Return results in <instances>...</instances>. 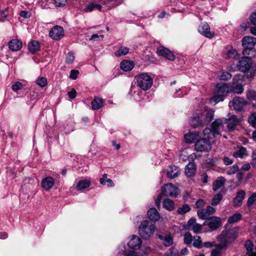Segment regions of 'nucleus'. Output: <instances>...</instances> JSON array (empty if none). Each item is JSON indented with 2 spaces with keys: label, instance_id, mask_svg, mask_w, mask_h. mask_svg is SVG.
Wrapping results in <instances>:
<instances>
[{
  "label": "nucleus",
  "instance_id": "obj_20",
  "mask_svg": "<svg viewBox=\"0 0 256 256\" xmlns=\"http://www.w3.org/2000/svg\"><path fill=\"white\" fill-rule=\"evenodd\" d=\"M54 180L51 176H47L42 179V186L46 191L50 190L54 186Z\"/></svg>",
  "mask_w": 256,
  "mask_h": 256
},
{
  "label": "nucleus",
  "instance_id": "obj_2",
  "mask_svg": "<svg viewBox=\"0 0 256 256\" xmlns=\"http://www.w3.org/2000/svg\"><path fill=\"white\" fill-rule=\"evenodd\" d=\"M230 93L228 84L219 82L214 88V96L210 99V102L216 104L224 100L227 95Z\"/></svg>",
  "mask_w": 256,
  "mask_h": 256
},
{
  "label": "nucleus",
  "instance_id": "obj_33",
  "mask_svg": "<svg viewBox=\"0 0 256 256\" xmlns=\"http://www.w3.org/2000/svg\"><path fill=\"white\" fill-rule=\"evenodd\" d=\"M91 184V182L88 180H82L78 182L76 186V190H82L88 188Z\"/></svg>",
  "mask_w": 256,
  "mask_h": 256
},
{
  "label": "nucleus",
  "instance_id": "obj_39",
  "mask_svg": "<svg viewBox=\"0 0 256 256\" xmlns=\"http://www.w3.org/2000/svg\"><path fill=\"white\" fill-rule=\"evenodd\" d=\"M202 242L201 238L198 236H195L193 238L192 245L197 248H202Z\"/></svg>",
  "mask_w": 256,
  "mask_h": 256
},
{
  "label": "nucleus",
  "instance_id": "obj_27",
  "mask_svg": "<svg viewBox=\"0 0 256 256\" xmlns=\"http://www.w3.org/2000/svg\"><path fill=\"white\" fill-rule=\"evenodd\" d=\"M226 179L222 176H220L213 183L212 190L216 192L224 186Z\"/></svg>",
  "mask_w": 256,
  "mask_h": 256
},
{
  "label": "nucleus",
  "instance_id": "obj_60",
  "mask_svg": "<svg viewBox=\"0 0 256 256\" xmlns=\"http://www.w3.org/2000/svg\"><path fill=\"white\" fill-rule=\"evenodd\" d=\"M20 16L25 18H30V14L26 10H22L20 12Z\"/></svg>",
  "mask_w": 256,
  "mask_h": 256
},
{
  "label": "nucleus",
  "instance_id": "obj_3",
  "mask_svg": "<svg viewBox=\"0 0 256 256\" xmlns=\"http://www.w3.org/2000/svg\"><path fill=\"white\" fill-rule=\"evenodd\" d=\"M237 67L240 72L246 73L248 76H253L256 71V64L249 56H243L240 58L237 64Z\"/></svg>",
  "mask_w": 256,
  "mask_h": 256
},
{
  "label": "nucleus",
  "instance_id": "obj_11",
  "mask_svg": "<svg viewBox=\"0 0 256 256\" xmlns=\"http://www.w3.org/2000/svg\"><path fill=\"white\" fill-rule=\"evenodd\" d=\"M202 225L208 226L211 230H215L221 226V218L217 216H211L205 220Z\"/></svg>",
  "mask_w": 256,
  "mask_h": 256
},
{
  "label": "nucleus",
  "instance_id": "obj_35",
  "mask_svg": "<svg viewBox=\"0 0 256 256\" xmlns=\"http://www.w3.org/2000/svg\"><path fill=\"white\" fill-rule=\"evenodd\" d=\"M100 2L102 3L104 5H106V7L108 9L120 4L118 0H100Z\"/></svg>",
  "mask_w": 256,
  "mask_h": 256
},
{
  "label": "nucleus",
  "instance_id": "obj_9",
  "mask_svg": "<svg viewBox=\"0 0 256 256\" xmlns=\"http://www.w3.org/2000/svg\"><path fill=\"white\" fill-rule=\"evenodd\" d=\"M222 120V124L220 128V130L223 127L224 124H228V128L229 130H232L234 129L236 126H238L240 120L238 118L236 115L232 114L228 118H220Z\"/></svg>",
  "mask_w": 256,
  "mask_h": 256
},
{
  "label": "nucleus",
  "instance_id": "obj_34",
  "mask_svg": "<svg viewBox=\"0 0 256 256\" xmlns=\"http://www.w3.org/2000/svg\"><path fill=\"white\" fill-rule=\"evenodd\" d=\"M134 68L133 63L130 60H123L120 63V68L125 72H128L132 70Z\"/></svg>",
  "mask_w": 256,
  "mask_h": 256
},
{
  "label": "nucleus",
  "instance_id": "obj_46",
  "mask_svg": "<svg viewBox=\"0 0 256 256\" xmlns=\"http://www.w3.org/2000/svg\"><path fill=\"white\" fill-rule=\"evenodd\" d=\"M36 84L42 88H44L48 84V80L46 78L39 77L36 80Z\"/></svg>",
  "mask_w": 256,
  "mask_h": 256
},
{
  "label": "nucleus",
  "instance_id": "obj_56",
  "mask_svg": "<svg viewBox=\"0 0 256 256\" xmlns=\"http://www.w3.org/2000/svg\"><path fill=\"white\" fill-rule=\"evenodd\" d=\"M202 226V225L196 223L194 226L191 228L190 230H193V232L196 234L200 233Z\"/></svg>",
  "mask_w": 256,
  "mask_h": 256
},
{
  "label": "nucleus",
  "instance_id": "obj_14",
  "mask_svg": "<svg viewBox=\"0 0 256 256\" xmlns=\"http://www.w3.org/2000/svg\"><path fill=\"white\" fill-rule=\"evenodd\" d=\"M216 212V209L211 206H208L206 208H202L198 210L197 214L200 218L203 220H206L208 217L213 214Z\"/></svg>",
  "mask_w": 256,
  "mask_h": 256
},
{
  "label": "nucleus",
  "instance_id": "obj_32",
  "mask_svg": "<svg viewBox=\"0 0 256 256\" xmlns=\"http://www.w3.org/2000/svg\"><path fill=\"white\" fill-rule=\"evenodd\" d=\"M162 204L163 207L170 212L173 210L175 208V204L174 201L168 198L164 200Z\"/></svg>",
  "mask_w": 256,
  "mask_h": 256
},
{
  "label": "nucleus",
  "instance_id": "obj_50",
  "mask_svg": "<svg viewBox=\"0 0 256 256\" xmlns=\"http://www.w3.org/2000/svg\"><path fill=\"white\" fill-rule=\"evenodd\" d=\"M248 122L254 128H256V113L252 114L248 117Z\"/></svg>",
  "mask_w": 256,
  "mask_h": 256
},
{
  "label": "nucleus",
  "instance_id": "obj_18",
  "mask_svg": "<svg viewBox=\"0 0 256 256\" xmlns=\"http://www.w3.org/2000/svg\"><path fill=\"white\" fill-rule=\"evenodd\" d=\"M199 32L208 38H212L214 37V32L210 31V27L207 23H202L198 28Z\"/></svg>",
  "mask_w": 256,
  "mask_h": 256
},
{
  "label": "nucleus",
  "instance_id": "obj_59",
  "mask_svg": "<svg viewBox=\"0 0 256 256\" xmlns=\"http://www.w3.org/2000/svg\"><path fill=\"white\" fill-rule=\"evenodd\" d=\"M68 94L70 98L73 99L76 96V92L75 89L72 88L70 92H68Z\"/></svg>",
  "mask_w": 256,
  "mask_h": 256
},
{
  "label": "nucleus",
  "instance_id": "obj_47",
  "mask_svg": "<svg viewBox=\"0 0 256 256\" xmlns=\"http://www.w3.org/2000/svg\"><path fill=\"white\" fill-rule=\"evenodd\" d=\"M238 170V166L237 164H234L232 166H230L226 171V173L228 175H232L234 174Z\"/></svg>",
  "mask_w": 256,
  "mask_h": 256
},
{
  "label": "nucleus",
  "instance_id": "obj_53",
  "mask_svg": "<svg viewBox=\"0 0 256 256\" xmlns=\"http://www.w3.org/2000/svg\"><path fill=\"white\" fill-rule=\"evenodd\" d=\"M220 79L223 80H228L231 78L232 74L228 72H222L220 76Z\"/></svg>",
  "mask_w": 256,
  "mask_h": 256
},
{
  "label": "nucleus",
  "instance_id": "obj_17",
  "mask_svg": "<svg viewBox=\"0 0 256 256\" xmlns=\"http://www.w3.org/2000/svg\"><path fill=\"white\" fill-rule=\"evenodd\" d=\"M142 243V241L140 238L136 236H132L128 245L130 249L136 250L140 248Z\"/></svg>",
  "mask_w": 256,
  "mask_h": 256
},
{
  "label": "nucleus",
  "instance_id": "obj_5",
  "mask_svg": "<svg viewBox=\"0 0 256 256\" xmlns=\"http://www.w3.org/2000/svg\"><path fill=\"white\" fill-rule=\"evenodd\" d=\"M238 237V232L234 229L222 231V234L218 236V240L220 244L226 247L228 244L234 241Z\"/></svg>",
  "mask_w": 256,
  "mask_h": 256
},
{
  "label": "nucleus",
  "instance_id": "obj_8",
  "mask_svg": "<svg viewBox=\"0 0 256 256\" xmlns=\"http://www.w3.org/2000/svg\"><path fill=\"white\" fill-rule=\"evenodd\" d=\"M256 44V38L245 36L242 40V46L244 48L242 54L244 55H249Z\"/></svg>",
  "mask_w": 256,
  "mask_h": 256
},
{
  "label": "nucleus",
  "instance_id": "obj_24",
  "mask_svg": "<svg viewBox=\"0 0 256 256\" xmlns=\"http://www.w3.org/2000/svg\"><path fill=\"white\" fill-rule=\"evenodd\" d=\"M148 216L150 220L154 222H156L160 218V214L154 208H150L148 211Z\"/></svg>",
  "mask_w": 256,
  "mask_h": 256
},
{
  "label": "nucleus",
  "instance_id": "obj_63",
  "mask_svg": "<svg viewBox=\"0 0 256 256\" xmlns=\"http://www.w3.org/2000/svg\"><path fill=\"white\" fill-rule=\"evenodd\" d=\"M250 20L253 24L256 25V10L251 14Z\"/></svg>",
  "mask_w": 256,
  "mask_h": 256
},
{
  "label": "nucleus",
  "instance_id": "obj_43",
  "mask_svg": "<svg viewBox=\"0 0 256 256\" xmlns=\"http://www.w3.org/2000/svg\"><path fill=\"white\" fill-rule=\"evenodd\" d=\"M129 52L128 48L124 46H122L116 52L115 55L117 56H121L128 54Z\"/></svg>",
  "mask_w": 256,
  "mask_h": 256
},
{
  "label": "nucleus",
  "instance_id": "obj_41",
  "mask_svg": "<svg viewBox=\"0 0 256 256\" xmlns=\"http://www.w3.org/2000/svg\"><path fill=\"white\" fill-rule=\"evenodd\" d=\"M191 208L190 206L188 204H184L182 206L180 207L177 210V212L178 214L183 215L186 213L190 212Z\"/></svg>",
  "mask_w": 256,
  "mask_h": 256
},
{
  "label": "nucleus",
  "instance_id": "obj_62",
  "mask_svg": "<svg viewBox=\"0 0 256 256\" xmlns=\"http://www.w3.org/2000/svg\"><path fill=\"white\" fill-rule=\"evenodd\" d=\"M204 204H205V202L204 200L199 199L196 201V206L197 208H200L204 206Z\"/></svg>",
  "mask_w": 256,
  "mask_h": 256
},
{
  "label": "nucleus",
  "instance_id": "obj_19",
  "mask_svg": "<svg viewBox=\"0 0 256 256\" xmlns=\"http://www.w3.org/2000/svg\"><path fill=\"white\" fill-rule=\"evenodd\" d=\"M245 196L246 192L244 190H240L238 191L233 200L234 206L238 207L242 206V201L245 198Z\"/></svg>",
  "mask_w": 256,
  "mask_h": 256
},
{
  "label": "nucleus",
  "instance_id": "obj_23",
  "mask_svg": "<svg viewBox=\"0 0 256 256\" xmlns=\"http://www.w3.org/2000/svg\"><path fill=\"white\" fill-rule=\"evenodd\" d=\"M8 47L12 51H18L22 47V42L17 39H14L8 42Z\"/></svg>",
  "mask_w": 256,
  "mask_h": 256
},
{
  "label": "nucleus",
  "instance_id": "obj_44",
  "mask_svg": "<svg viewBox=\"0 0 256 256\" xmlns=\"http://www.w3.org/2000/svg\"><path fill=\"white\" fill-rule=\"evenodd\" d=\"M256 201V193H252L248 198L246 204L247 206L250 208L253 205L254 202Z\"/></svg>",
  "mask_w": 256,
  "mask_h": 256
},
{
  "label": "nucleus",
  "instance_id": "obj_25",
  "mask_svg": "<svg viewBox=\"0 0 256 256\" xmlns=\"http://www.w3.org/2000/svg\"><path fill=\"white\" fill-rule=\"evenodd\" d=\"M180 174V170L176 166H170L167 172V176L170 178H174Z\"/></svg>",
  "mask_w": 256,
  "mask_h": 256
},
{
  "label": "nucleus",
  "instance_id": "obj_49",
  "mask_svg": "<svg viewBox=\"0 0 256 256\" xmlns=\"http://www.w3.org/2000/svg\"><path fill=\"white\" fill-rule=\"evenodd\" d=\"M226 55L230 58H236L238 56V53L236 50L231 49L228 51Z\"/></svg>",
  "mask_w": 256,
  "mask_h": 256
},
{
  "label": "nucleus",
  "instance_id": "obj_45",
  "mask_svg": "<svg viewBox=\"0 0 256 256\" xmlns=\"http://www.w3.org/2000/svg\"><path fill=\"white\" fill-rule=\"evenodd\" d=\"M247 98L250 100H253L256 99V92L254 90H248L246 92Z\"/></svg>",
  "mask_w": 256,
  "mask_h": 256
},
{
  "label": "nucleus",
  "instance_id": "obj_12",
  "mask_svg": "<svg viewBox=\"0 0 256 256\" xmlns=\"http://www.w3.org/2000/svg\"><path fill=\"white\" fill-rule=\"evenodd\" d=\"M64 36V28L62 27L59 26H53L49 32V36L55 40H58L62 39Z\"/></svg>",
  "mask_w": 256,
  "mask_h": 256
},
{
  "label": "nucleus",
  "instance_id": "obj_40",
  "mask_svg": "<svg viewBox=\"0 0 256 256\" xmlns=\"http://www.w3.org/2000/svg\"><path fill=\"white\" fill-rule=\"evenodd\" d=\"M214 112L212 110H208L206 112L205 118H204V124L208 123L211 122L214 118Z\"/></svg>",
  "mask_w": 256,
  "mask_h": 256
},
{
  "label": "nucleus",
  "instance_id": "obj_15",
  "mask_svg": "<svg viewBox=\"0 0 256 256\" xmlns=\"http://www.w3.org/2000/svg\"><path fill=\"white\" fill-rule=\"evenodd\" d=\"M102 3L100 2V0H92L87 4L84 10L86 12H92L95 10L102 11L104 10L102 9Z\"/></svg>",
  "mask_w": 256,
  "mask_h": 256
},
{
  "label": "nucleus",
  "instance_id": "obj_1",
  "mask_svg": "<svg viewBox=\"0 0 256 256\" xmlns=\"http://www.w3.org/2000/svg\"><path fill=\"white\" fill-rule=\"evenodd\" d=\"M222 124V120L216 119L211 124L210 128H206L204 130V138L196 141L194 148L197 152H208L212 149L210 140L214 138L220 134V128Z\"/></svg>",
  "mask_w": 256,
  "mask_h": 256
},
{
  "label": "nucleus",
  "instance_id": "obj_13",
  "mask_svg": "<svg viewBox=\"0 0 256 256\" xmlns=\"http://www.w3.org/2000/svg\"><path fill=\"white\" fill-rule=\"evenodd\" d=\"M232 102L234 110L238 112L243 110L244 108L248 104L247 101L244 98L240 96L234 97Z\"/></svg>",
  "mask_w": 256,
  "mask_h": 256
},
{
  "label": "nucleus",
  "instance_id": "obj_58",
  "mask_svg": "<svg viewBox=\"0 0 256 256\" xmlns=\"http://www.w3.org/2000/svg\"><path fill=\"white\" fill-rule=\"evenodd\" d=\"M196 224V219L194 218H190L188 222V226L189 230L191 228Z\"/></svg>",
  "mask_w": 256,
  "mask_h": 256
},
{
  "label": "nucleus",
  "instance_id": "obj_21",
  "mask_svg": "<svg viewBox=\"0 0 256 256\" xmlns=\"http://www.w3.org/2000/svg\"><path fill=\"white\" fill-rule=\"evenodd\" d=\"M196 166L194 162H190L185 167V174L187 177L194 176L196 173Z\"/></svg>",
  "mask_w": 256,
  "mask_h": 256
},
{
  "label": "nucleus",
  "instance_id": "obj_64",
  "mask_svg": "<svg viewBox=\"0 0 256 256\" xmlns=\"http://www.w3.org/2000/svg\"><path fill=\"white\" fill-rule=\"evenodd\" d=\"M108 176L106 174H104L102 177L100 178V182L102 185L106 184V182L107 180Z\"/></svg>",
  "mask_w": 256,
  "mask_h": 256
},
{
  "label": "nucleus",
  "instance_id": "obj_36",
  "mask_svg": "<svg viewBox=\"0 0 256 256\" xmlns=\"http://www.w3.org/2000/svg\"><path fill=\"white\" fill-rule=\"evenodd\" d=\"M253 246V243L251 240L246 242L245 247L247 250L246 254L248 256H256V254L252 252Z\"/></svg>",
  "mask_w": 256,
  "mask_h": 256
},
{
  "label": "nucleus",
  "instance_id": "obj_55",
  "mask_svg": "<svg viewBox=\"0 0 256 256\" xmlns=\"http://www.w3.org/2000/svg\"><path fill=\"white\" fill-rule=\"evenodd\" d=\"M54 4L56 7H63L67 2V0H54Z\"/></svg>",
  "mask_w": 256,
  "mask_h": 256
},
{
  "label": "nucleus",
  "instance_id": "obj_54",
  "mask_svg": "<svg viewBox=\"0 0 256 256\" xmlns=\"http://www.w3.org/2000/svg\"><path fill=\"white\" fill-rule=\"evenodd\" d=\"M22 88V84L19 82H16L12 86V88L14 92H17Z\"/></svg>",
  "mask_w": 256,
  "mask_h": 256
},
{
  "label": "nucleus",
  "instance_id": "obj_37",
  "mask_svg": "<svg viewBox=\"0 0 256 256\" xmlns=\"http://www.w3.org/2000/svg\"><path fill=\"white\" fill-rule=\"evenodd\" d=\"M225 248L222 244H218L216 246V248L213 250L212 252L211 256H220L222 250Z\"/></svg>",
  "mask_w": 256,
  "mask_h": 256
},
{
  "label": "nucleus",
  "instance_id": "obj_29",
  "mask_svg": "<svg viewBox=\"0 0 256 256\" xmlns=\"http://www.w3.org/2000/svg\"><path fill=\"white\" fill-rule=\"evenodd\" d=\"M190 122L194 128H196L204 124L203 118L200 116H194L190 119Z\"/></svg>",
  "mask_w": 256,
  "mask_h": 256
},
{
  "label": "nucleus",
  "instance_id": "obj_4",
  "mask_svg": "<svg viewBox=\"0 0 256 256\" xmlns=\"http://www.w3.org/2000/svg\"><path fill=\"white\" fill-rule=\"evenodd\" d=\"M139 234L144 239H148L155 231V226L152 222L145 220L141 222L138 228Z\"/></svg>",
  "mask_w": 256,
  "mask_h": 256
},
{
  "label": "nucleus",
  "instance_id": "obj_31",
  "mask_svg": "<svg viewBox=\"0 0 256 256\" xmlns=\"http://www.w3.org/2000/svg\"><path fill=\"white\" fill-rule=\"evenodd\" d=\"M247 156L248 153L246 148L242 146L238 147V150L232 154V156L236 158H242Z\"/></svg>",
  "mask_w": 256,
  "mask_h": 256
},
{
  "label": "nucleus",
  "instance_id": "obj_28",
  "mask_svg": "<svg viewBox=\"0 0 256 256\" xmlns=\"http://www.w3.org/2000/svg\"><path fill=\"white\" fill-rule=\"evenodd\" d=\"M104 102V100L102 98L98 96H95L91 103L92 110H99L103 106Z\"/></svg>",
  "mask_w": 256,
  "mask_h": 256
},
{
  "label": "nucleus",
  "instance_id": "obj_16",
  "mask_svg": "<svg viewBox=\"0 0 256 256\" xmlns=\"http://www.w3.org/2000/svg\"><path fill=\"white\" fill-rule=\"evenodd\" d=\"M156 52L159 56H162L170 60L173 61L175 59V56L172 52L166 48L160 47L157 49Z\"/></svg>",
  "mask_w": 256,
  "mask_h": 256
},
{
  "label": "nucleus",
  "instance_id": "obj_30",
  "mask_svg": "<svg viewBox=\"0 0 256 256\" xmlns=\"http://www.w3.org/2000/svg\"><path fill=\"white\" fill-rule=\"evenodd\" d=\"M28 48L32 54H35L40 50V44L36 40H32L29 42Z\"/></svg>",
  "mask_w": 256,
  "mask_h": 256
},
{
  "label": "nucleus",
  "instance_id": "obj_6",
  "mask_svg": "<svg viewBox=\"0 0 256 256\" xmlns=\"http://www.w3.org/2000/svg\"><path fill=\"white\" fill-rule=\"evenodd\" d=\"M244 77L241 74L236 75L232 78V82L228 84L230 93L241 94L244 90L242 84Z\"/></svg>",
  "mask_w": 256,
  "mask_h": 256
},
{
  "label": "nucleus",
  "instance_id": "obj_42",
  "mask_svg": "<svg viewBox=\"0 0 256 256\" xmlns=\"http://www.w3.org/2000/svg\"><path fill=\"white\" fill-rule=\"evenodd\" d=\"M222 198V195L218 193L216 194L212 198L211 202V204L212 206H216L218 204Z\"/></svg>",
  "mask_w": 256,
  "mask_h": 256
},
{
  "label": "nucleus",
  "instance_id": "obj_51",
  "mask_svg": "<svg viewBox=\"0 0 256 256\" xmlns=\"http://www.w3.org/2000/svg\"><path fill=\"white\" fill-rule=\"evenodd\" d=\"M165 256H179V254L176 249L171 248L167 251Z\"/></svg>",
  "mask_w": 256,
  "mask_h": 256
},
{
  "label": "nucleus",
  "instance_id": "obj_52",
  "mask_svg": "<svg viewBox=\"0 0 256 256\" xmlns=\"http://www.w3.org/2000/svg\"><path fill=\"white\" fill-rule=\"evenodd\" d=\"M75 56L73 52H69L66 58V63L70 64L72 63L74 60Z\"/></svg>",
  "mask_w": 256,
  "mask_h": 256
},
{
  "label": "nucleus",
  "instance_id": "obj_7",
  "mask_svg": "<svg viewBox=\"0 0 256 256\" xmlns=\"http://www.w3.org/2000/svg\"><path fill=\"white\" fill-rule=\"evenodd\" d=\"M137 84L142 90H146L151 88L153 79L147 73H142L136 77Z\"/></svg>",
  "mask_w": 256,
  "mask_h": 256
},
{
  "label": "nucleus",
  "instance_id": "obj_57",
  "mask_svg": "<svg viewBox=\"0 0 256 256\" xmlns=\"http://www.w3.org/2000/svg\"><path fill=\"white\" fill-rule=\"evenodd\" d=\"M78 74L79 72L78 70H72L70 71L69 77L72 80H76L78 78Z\"/></svg>",
  "mask_w": 256,
  "mask_h": 256
},
{
  "label": "nucleus",
  "instance_id": "obj_48",
  "mask_svg": "<svg viewBox=\"0 0 256 256\" xmlns=\"http://www.w3.org/2000/svg\"><path fill=\"white\" fill-rule=\"evenodd\" d=\"M192 240L193 238L190 232H187L184 234V244H190L192 243Z\"/></svg>",
  "mask_w": 256,
  "mask_h": 256
},
{
  "label": "nucleus",
  "instance_id": "obj_26",
  "mask_svg": "<svg viewBox=\"0 0 256 256\" xmlns=\"http://www.w3.org/2000/svg\"><path fill=\"white\" fill-rule=\"evenodd\" d=\"M199 136L198 132H189L185 134L184 138L186 142L191 144L194 142L199 138Z\"/></svg>",
  "mask_w": 256,
  "mask_h": 256
},
{
  "label": "nucleus",
  "instance_id": "obj_22",
  "mask_svg": "<svg viewBox=\"0 0 256 256\" xmlns=\"http://www.w3.org/2000/svg\"><path fill=\"white\" fill-rule=\"evenodd\" d=\"M158 237L165 246H170L173 243V238L170 234H166L164 236L158 234Z\"/></svg>",
  "mask_w": 256,
  "mask_h": 256
},
{
  "label": "nucleus",
  "instance_id": "obj_38",
  "mask_svg": "<svg viewBox=\"0 0 256 256\" xmlns=\"http://www.w3.org/2000/svg\"><path fill=\"white\" fill-rule=\"evenodd\" d=\"M242 218V214L239 213H236L230 216L228 220L229 224H234L238 222Z\"/></svg>",
  "mask_w": 256,
  "mask_h": 256
},
{
  "label": "nucleus",
  "instance_id": "obj_61",
  "mask_svg": "<svg viewBox=\"0 0 256 256\" xmlns=\"http://www.w3.org/2000/svg\"><path fill=\"white\" fill-rule=\"evenodd\" d=\"M223 162L226 165L228 166L232 164L233 160L227 156H224L223 158Z\"/></svg>",
  "mask_w": 256,
  "mask_h": 256
},
{
  "label": "nucleus",
  "instance_id": "obj_10",
  "mask_svg": "<svg viewBox=\"0 0 256 256\" xmlns=\"http://www.w3.org/2000/svg\"><path fill=\"white\" fill-rule=\"evenodd\" d=\"M162 194L166 196L176 198L178 194V189L172 184H166L162 188Z\"/></svg>",
  "mask_w": 256,
  "mask_h": 256
}]
</instances>
